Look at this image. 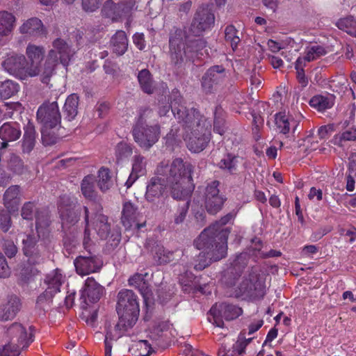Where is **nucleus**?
I'll list each match as a JSON object with an SVG mask.
<instances>
[{
    "label": "nucleus",
    "instance_id": "obj_1",
    "mask_svg": "<svg viewBox=\"0 0 356 356\" xmlns=\"http://www.w3.org/2000/svg\"><path fill=\"white\" fill-rule=\"evenodd\" d=\"M194 165L181 158H176L170 164L163 162L157 167L158 176L152 177L147 184L146 201L164 205V197L168 192L175 200L188 199L195 189L192 174Z\"/></svg>",
    "mask_w": 356,
    "mask_h": 356
},
{
    "label": "nucleus",
    "instance_id": "obj_2",
    "mask_svg": "<svg viewBox=\"0 0 356 356\" xmlns=\"http://www.w3.org/2000/svg\"><path fill=\"white\" fill-rule=\"evenodd\" d=\"M116 311L119 321L115 328L122 332L133 327L138 321L140 307L137 295L129 289H122L118 294Z\"/></svg>",
    "mask_w": 356,
    "mask_h": 356
},
{
    "label": "nucleus",
    "instance_id": "obj_3",
    "mask_svg": "<svg viewBox=\"0 0 356 356\" xmlns=\"http://www.w3.org/2000/svg\"><path fill=\"white\" fill-rule=\"evenodd\" d=\"M152 114L153 111L149 108H141L132 128L134 141L145 150H149L159 140L161 134V127L159 124H147V118Z\"/></svg>",
    "mask_w": 356,
    "mask_h": 356
},
{
    "label": "nucleus",
    "instance_id": "obj_4",
    "mask_svg": "<svg viewBox=\"0 0 356 356\" xmlns=\"http://www.w3.org/2000/svg\"><path fill=\"white\" fill-rule=\"evenodd\" d=\"M57 210L63 232L76 225L83 213L86 216V206H82L77 198L67 194L59 196L57 200Z\"/></svg>",
    "mask_w": 356,
    "mask_h": 356
},
{
    "label": "nucleus",
    "instance_id": "obj_5",
    "mask_svg": "<svg viewBox=\"0 0 356 356\" xmlns=\"http://www.w3.org/2000/svg\"><path fill=\"white\" fill-rule=\"evenodd\" d=\"M226 232L222 234L220 238L222 241L220 242L211 243L209 247L206 246L200 248L197 245L199 237L195 240L194 243L195 247L198 250H202L200 254L194 258V269L197 271L204 270L208 267L213 261H218L222 258H225L227 255V245H225V235Z\"/></svg>",
    "mask_w": 356,
    "mask_h": 356
},
{
    "label": "nucleus",
    "instance_id": "obj_6",
    "mask_svg": "<svg viewBox=\"0 0 356 356\" xmlns=\"http://www.w3.org/2000/svg\"><path fill=\"white\" fill-rule=\"evenodd\" d=\"M186 31L180 28L173 27L169 35L170 63L177 71L181 70L187 59L186 47L184 39Z\"/></svg>",
    "mask_w": 356,
    "mask_h": 356
},
{
    "label": "nucleus",
    "instance_id": "obj_7",
    "mask_svg": "<svg viewBox=\"0 0 356 356\" xmlns=\"http://www.w3.org/2000/svg\"><path fill=\"white\" fill-rule=\"evenodd\" d=\"M40 236L28 234L22 239V251L30 266H40L46 260L47 246L40 243Z\"/></svg>",
    "mask_w": 356,
    "mask_h": 356
},
{
    "label": "nucleus",
    "instance_id": "obj_8",
    "mask_svg": "<svg viewBox=\"0 0 356 356\" xmlns=\"http://www.w3.org/2000/svg\"><path fill=\"white\" fill-rule=\"evenodd\" d=\"M234 218V214L229 213L227 215L222 217L218 221H216L209 227L205 228L199 236V241L197 245L200 248L209 247L211 243L220 242L222 238L220 236H222V234L226 232L225 235V245H227L228 236L230 233V228L226 227V225L230 220Z\"/></svg>",
    "mask_w": 356,
    "mask_h": 356
},
{
    "label": "nucleus",
    "instance_id": "obj_9",
    "mask_svg": "<svg viewBox=\"0 0 356 356\" xmlns=\"http://www.w3.org/2000/svg\"><path fill=\"white\" fill-rule=\"evenodd\" d=\"M227 78V72L223 65H213L202 76V88L207 95L215 93L222 88Z\"/></svg>",
    "mask_w": 356,
    "mask_h": 356
},
{
    "label": "nucleus",
    "instance_id": "obj_10",
    "mask_svg": "<svg viewBox=\"0 0 356 356\" xmlns=\"http://www.w3.org/2000/svg\"><path fill=\"white\" fill-rule=\"evenodd\" d=\"M242 313V309L237 305L227 302L216 303L209 310L211 317H209V321L217 327H223L225 325L223 319L232 321L237 318Z\"/></svg>",
    "mask_w": 356,
    "mask_h": 356
},
{
    "label": "nucleus",
    "instance_id": "obj_11",
    "mask_svg": "<svg viewBox=\"0 0 356 356\" xmlns=\"http://www.w3.org/2000/svg\"><path fill=\"white\" fill-rule=\"evenodd\" d=\"M236 298L243 299H256L262 298L265 294V286L259 280L257 275L250 273L235 289Z\"/></svg>",
    "mask_w": 356,
    "mask_h": 356
},
{
    "label": "nucleus",
    "instance_id": "obj_12",
    "mask_svg": "<svg viewBox=\"0 0 356 356\" xmlns=\"http://www.w3.org/2000/svg\"><path fill=\"white\" fill-rule=\"evenodd\" d=\"M220 181L214 180L209 183L205 188L204 204L206 211L211 215H215L222 210L227 197L220 193Z\"/></svg>",
    "mask_w": 356,
    "mask_h": 356
},
{
    "label": "nucleus",
    "instance_id": "obj_13",
    "mask_svg": "<svg viewBox=\"0 0 356 356\" xmlns=\"http://www.w3.org/2000/svg\"><path fill=\"white\" fill-rule=\"evenodd\" d=\"M215 16L207 7H200L192 20L188 29V33L193 36H202L204 32L213 26Z\"/></svg>",
    "mask_w": 356,
    "mask_h": 356
},
{
    "label": "nucleus",
    "instance_id": "obj_14",
    "mask_svg": "<svg viewBox=\"0 0 356 356\" xmlns=\"http://www.w3.org/2000/svg\"><path fill=\"white\" fill-rule=\"evenodd\" d=\"M37 120L42 127L60 128L61 115L58 103L44 102L38 109Z\"/></svg>",
    "mask_w": 356,
    "mask_h": 356
},
{
    "label": "nucleus",
    "instance_id": "obj_15",
    "mask_svg": "<svg viewBox=\"0 0 356 356\" xmlns=\"http://www.w3.org/2000/svg\"><path fill=\"white\" fill-rule=\"evenodd\" d=\"M105 293V288L92 277H88L81 291V306L86 309L89 303L97 302Z\"/></svg>",
    "mask_w": 356,
    "mask_h": 356
},
{
    "label": "nucleus",
    "instance_id": "obj_16",
    "mask_svg": "<svg viewBox=\"0 0 356 356\" xmlns=\"http://www.w3.org/2000/svg\"><path fill=\"white\" fill-rule=\"evenodd\" d=\"M76 272L80 275H87L100 270L103 266L102 258L90 252L79 255L74 261Z\"/></svg>",
    "mask_w": 356,
    "mask_h": 356
},
{
    "label": "nucleus",
    "instance_id": "obj_17",
    "mask_svg": "<svg viewBox=\"0 0 356 356\" xmlns=\"http://www.w3.org/2000/svg\"><path fill=\"white\" fill-rule=\"evenodd\" d=\"M131 0L120 1L118 3L113 0H106L103 4L102 14L104 17L111 19L113 22L118 21L124 16H127L133 8Z\"/></svg>",
    "mask_w": 356,
    "mask_h": 356
},
{
    "label": "nucleus",
    "instance_id": "obj_18",
    "mask_svg": "<svg viewBox=\"0 0 356 356\" xmlns=\"http://www.w3.org/2000/svg\"><path fill=\"white\" fill-rule=\"evenodd\" d=\"M175 117L185 129L191 131L196 129H202L207 121L205 116L201 113L200 110L193 107L191 108L186 107L185 109L182 110V112H180V114H177Z\"/></svg>",
    "mask_w": 356,
    "mask_h": 356
},
{
    "label": "nucleus",
    "instance_id": "obj_19",
    "mask_svg": "<svg viewBox=\"0 0 356 356\" xmlns=\"http://www.w3.org/2000/svg\"><path fill=\"white\" fill-rule=\"evenodd\" d=\"M22 307V302L18 296L14 293L8 294L0 304V321H12Z\"/></svg>",
    "mask_w": 356,
    "mask_h": 356
},
{
    "label": "nucleus",
    "instance_id": "obj_20",
    "mask_svg": "<svg viewBox=\"0 0 356 356\" xmlns=\"http://www.w3.org/2000/svg\"><path fill=\"white\" fill-rule=\"evenodd\" d=\"M3 67L10 74L22 78L28 75V62L24 55L8 54L2 62Z\"/></svg>",
    "mask_w": 356,
    "mask_h": 356
},
{
    "label": "nucleus",
    "instance_id": "obj_21",
    "mask_svg": "<svg viewBox=\"0 0 356 356\" xmlns=\"http://www.w3.org/2000/svg\"><path fill=\"white\" fill-rule=\"evenodd\" d=\"M186 32V38L184 39L186 47L187 59L194 62L200 60L203 56L204 49L207 47V42L202 36H191Z\"/></svg>",
    "mask_w": 356,
    "mask_h": 356
},
{
    "label": "nucleus",
    "instance_id": "obj_22",
    "mask_svg": "<svg viewBox=\"0 0 356 356\" xmlns=\"http://www.w3.org/2000/svg\"><path fill=\"white\" fill-rule=\"evenodd\" d=\"M248 264L247 254L241 253L236 257L232 266L225 273L222 281L227 287L234 286Z\"/></svg>",
    "mask_w": 356,
    "mask_h": 356
},
{
    "label": "nucleus",
    "instance_id": "obj_23",
    "mask_svg": "<svg viewBox=\"0 0 356 356\" xmlns=\"http://www.w3.org/2000/svg\"><path fill=\"white\" fill-rule=\"evenodd\" d=\"M200 129L192 130L191 134L184 138L187 147L191 152L194 153L203 151L208 145L211 139V134L209 132H207L206 129L203 132V128Z\"/></svg>",
    "mask_w": 356,
    "mask_h": 356
},
{
    "label": "nucleus",
    "instance_id": "obj_24",
    "mask_svg": "<svg viewBox=\"0 0 356 356\" xmlns=\"http://www.w3.org/2000/svg\"><path fill=\"white\" fill-rule=\"evenodd\" d=\"M26 53L28 57V75L36 76L40 73V63L44 58V49L41 46L29 44Z\"/></svg>",
    "mask_w": 356,
    "mask_h": 356
},
{
    "label": "nucleus",
    "instance_id": "obj_25",
    "mask_svg": "<svg viewBox=\"0 0 356 356\" xmlns=\"http://www.w3.org/2000/svg\"><path fill=\"white\" fill-rule=\"evenodd\" d=\"M145 248L151 253L157 265H166L175 259V252L165 249L157 241L148 240Z\"/></svg>",
    "mask_w": 356,
    "mask_h": 356
},
{
    "label": "nucleus",
    "instance_id": "obj_26",
    "mask_svg": "<svg viewBox=\"0 0 356 356\" xmlns=\"http://www.w3.org/2000/svg\"><path fill=\"white\" fill-rule=\"evenodd\" d=\"M145 275L143 274L136 273L129 280V284L137 289L142 295L144 302L147 307H151L154 305V299L153 293L148 282L145 279Z\"/></svg>",
    "mask_w": 356,
    "mask_h": 356
},
{
    "label": "nucleus",
    "instance_id": "obj_27",
    "mask_svg": "<svg viewBox=\"0 0 356 356\" xmlns=\"http://www.w3.org/2000/svg\"><path fill=\"white\" fill-rule=\"evenodd\" d=\"M47 289L41 293L37 298L36 305L40 309L44 310V305L49 304L56 293L60 291L62 284L61 275H54L47 281Z\"/></svg>",
    "mask_w": 356,
    "mask_h": 356
},
{
    "label": "nucleus",
    "instance_id": "obj_28",
    "mask_svg": "<svg viewBox=\"0 0 356 356\" xmlns=\"http://www.w3.org/2000/svg\"><path fill=\"white\" fill-rule=\"evenodd\" d=\"M95 209L96 211L92 213L90 223L91 222L102 239H106L111 232V225L108 222V217L102 213L103 208L101 203H98Z\"/></svg>",
    "mask_w": 356,
    "mask_h": 356
},
{
    "label": "nucleus",
    "instance_id": "obj_29",
    "mask_svg": "<svg viewBox=\"0 0 356 356\" xmlns=\"http://www.w3.org/2000/svg\"><path fill=\"white\" fill-rule=\"evenodd\" d=\"M7 334L10 340H15L17 343L22 345V348H26L33 341V333L31 331L29 334L26 329L18 323H14L7 329Z\"/></svg>",
    "mask_w": 356,
    "mask_h": 356
},
{
    "label": "nucleus",
    "instance_id": "obj_30",
    "mask_svg": "<svg viewBox=\"0 0 356 356\" xmlns=\"http://www.w3.org/2000/svg\"><path fill=\"white\" fill-rule=\"evenodd\" d=\"M147 159L141 154H136L132 158L131 172L125 182V186L129 188L140 177L147 174Z\"/></svg>",
    "mask_w": 356,
    "mask_h": 356
},
{
    "label": "nucleus",
    "instance_id": "obj_31",
    "mask_svg": "<svg viewBox=\"0 0 356 356\" xmlns=\"http://www.w3.org/2000/svg\"><path fill=\"white\" fill-rule=\"evenodd\" d=\"M0 165L6 167L8 171L17 175H22L28 170L24 161L14 153H9L5 158H0Z\"/></svg>",
    "mask_w": 356,
    "mask_h": 356
},
{
    "label": "nucleus",
    "instance_id": "obj_32",
    "mask_svg": "<svg viewBox=\"0 0 356 356\" xmlns=\"http://www.w3.org/2000/svg\"><path fill=\"white\" fill-rule=\"evenodd\" d=\"M97 179L93 175H88L82 179L81 183V191L83 197L92 202L95 207L100 202V198L95 191Z\"/></svg>",
    "mask_w": 356,
    "mask_h": 356
},
{
    "label": "nucleus",
    "instance_id": "obj_33",
    "mask_svg": "<svg viewBox=\"0 0 356 356\" xmlns=\"http://www.w3.org/2000/svg\"><path fill=\"white\" fill-rule=\"evenodd\" d=\"M268 106L267 104L264 102H260L256 105V108L253 109L251 112L252 117V134L255 140H259L261 138V131L264 127V119L262 115L265 111L266 108Z\"/></svg>",
    "mask_w": 356,
    "mask_h": 356
},
{
    "label": "nucleus",
    "instance_id": "obj_34",
    "mask_svg": "<svg viewBox=\"0 0 356 356\" xmlns=\"http://www.w3.org/2000/svg\"><path fill=\"white\" fill-rule=\"evenodd\" d=\"M58 60V56L55 50L51 49L48 53L43 67H40L41 81L43 83H48L50 77L54 73Z\"/></svg>",
    "mask_w": 356,
    "mask_h": 356
},
{
    "label": "nucleus",
    "instance_id": "obj_35",
    "mask_svg": "<svg viewBox=\"0 0 356 356\" xmlns=\"http://www.w3.org/2000/svg\"><path fill=\"white\" fill-rule=\"evenodd\" d=\"M20 186L19 185H12L8 187L3 196V201L5 207L9 211L13 212L18 209L20 197Z\"/></svg>",
    "mask_w": 356,
    "mask_h": 356
},
{
    "label": "nucleus",
    "instance_id": "obj_36",
    "mask_svg": "<svg viewBox=\"0 0 356 356\" xmlns=\"http://www.w3.org/2000/svg\"><path fill=\"white\" fill-rule=\"evenodd\" d=\"M22 34L29 36H40L44 33V28L42 21L37 17H32L26 21L19 28Z\"/></svg>",
    "mask_w": 356,
    "mask_h": 356
},
{
    "label": "nucleus",
    "instance_id": "obj_37",
    "mask_svg": "<svg viewBox=\"0 0 356 356\" xmlns=\"http://www.w3.org/2000/svg\"><path fill=\"white\" fill-rule=\"evenodd\" d=\"M110 46L113 53L122 56L128 49V39L124 31H118L111 38Z\"/></svg>",
    "mask_w": 356,
    "mask_h": 356
},
{
    "label": "nucleus",
    "instance_id": "obj_38",
    "mask_svg": "<svg viewBox=\"0 0 356 356\" xmlns=\"http://www.w3.org/2000/svg\"><path fill=\"white\" fill-rule=\"evenodd\" d=\"M52 44L54 47L53 49L55 50L57 55L59 54L58 60L60 63L64 66H67L71 57L74 54L70 45L61 38H56L53 42Z\"/></svg>",
    "mask_w": 356,
    "mask_h": 356
},
{
    "label": "nucleus",
    "instance_id": "obj_39",
    "mask_svg": "<svg viewBox=\"0 0 356 356\" xmlns=\"http://www.w3.org/2000/svg\"><path fill=\"white\" fill-rule=\"evenodd\" d=\"M227 113L220 104L216 106L213 111V131L223 135L227 130Z\"/></svg>",
    "mask_w": 356,
    "mask_h": 356
},
{
    "label": "nucleus",
    "instance_id": "obj_40",
    "mask_svg": "<svg viewBox=\"0 0 356 356\" xmlns=\"http://www.w3.org/2000/svg\"><path fill=\"white\" fill-rule=\"evenodd\" d=\"M24 129V133L22 143V152L29 154L35 145L36 131L33 123L31 121L28 122Z\"/></svg>",
    "mask_w": 356,
    "mask_h": 356
},
{
    "label": "nucleus",
    "instance_id": "obj_41",
    "mask_svg": "<svg viewBox=\"0 0 356 356\" xmlns=\"http://www.w3.org/2000/svg\"><path fill=\"white\" fill-rule=\"evenodd\" d=\"M138 207L131 202H125L123 204L121 221L126 229L133 227L137 216Z\"/></svg>",
    "mask_w": 356,
    "mask_h": 356
},
{
    "label": "nucleus",
    "instance_id": "obj_42",
    "mask_svg": "<svg viewBox=\"0 0 356 356\" xmlns=\"http://www.w3.org/2000/svg\"><path fill=\"white\" fill-rule=\"evenodd\" d=\"M138 81L141 90L147 95H152L156 87L152 77V74L147 69H143L139 71L137 76Z\"/></svg>",
    "mask_w": 356,
    "mask_h": 356
},
{
    "label": "nucleus",
    "instance_id": "obj_43",
    "mask_svg": "<svg viewBox=\"0 0 356 356\" xmlns=\"http://www.w3.org/2000/svg\"><path fill=\"white\" fill-rule=\"evenodd\" d=\"M79 97L75 94L70 95L65 102L63 106L64 118L67 121L73 120L78 113V106Z\"/></svg>",
    "mask_w": 356,
    "mask_h": 356
},
{
    "label": "nucleus",
    "instance_id": "obj_44",
    "mask_svg": "<svg viewBox=\"0 0 356 356\" xmlns=\"http://www.w3.org/2000/svg\"><path fill=\"white\" fill-rule=\"evenodd\" d=\"M239 163V157L231 153L226 154L218 163L217 166L230 175H236Z\"/></svg>",
    "mask_w": 356,
    "mask_h": 356
},
{
    "label": "nucleus",
    "instance_id": "obj_45",
    "mask_svg": "<svg viewBox=\"0 0 356 356\" xmlns=\"http://www.w3.org/2000/svg\"><path fill=\"white\" fill-rule=\"evenodd\" d=\"M275 122L279 131L283 134H287L293 127V132L295 133L298 123L293 119L289 120L284 113H277L275 115Z\"/></svg>",
    "mask_w": 356,
    "mask_h": 356
},
{
    "label": "nucleus",
    "instance_id": "obj_46",
    "mask_svg": "<svg viewBox=\"0 0 356 356\" xmlns=\"http://www.w3.org/2000/svg\"><path fill=\"white\" fill-rule=\"evenodd\" d=\"M334 96L327 95L326 96L317 95L314 96L309 102L311 107L316 109L318 111H324L330 108L334 105Z\"/></svg>",
    "mask_w": 356,
    "mask_h": 356
},
{
    "label": "nucleus",
    "instance_id": "obj_47",
    "mask_svg": "<svg viewBox=\"0 0 356 356\" xmlns=\"http://www.w3.org/2000/svg\"><path fill=\"white\" fill-rule=\"evenodd\" d=\"M336 26L349 35L356 38V17L348 15L340 18L337 22Z\"/></svg>",
    "mask_w": 356,
    "mask_h": 356
},
{
    "label": "nucleus",
    "instance_id": "obj_48",
    "mask_svg": "<svg viewBox=\"0 0 356 356\" xmlns=\"http://www.w3.org/2000/svg\"><path fill=\"white\" fill-rule=\"evenodd\" d=\"M168 101L170 102L171 111L174 116L180 114V112H182V110L185 109L186 107L184 97L181 95L180 92L177 89L172 90Z\"/></svg>",
    "mask_w": 356,
    "mask_h": 356
},
{
    "label": "nucleus",
    "instance_id": "obj_49",
    "mask_svg": "<svg viewBox=\"0 0 356 356\" xmlns=\"http://www.w3.org/2000/svg\"><path fill=\"white\" fill-rule=\"evenodd\" d=\"M59 129L58 127L41 128L42 141L44 145H54L62 138L58 132Z\"/></svg>",
    "mask_w": 356,
    "mask_h": 356
},
{
    "label": "nucleus",
    "instance_id": "obj_50",
    "mask_svg": "<svg viewBox=\"0 0 356 356\" xmlns=\"http://www.w3.org/2000/svg\"><path fill=\"white\" fill-rule=\"evenodd\" d=\"M15 16L7 11L0 12V35H8L14 27Z\"/></svg>",
    "mask_w": 356,
    "mask_h": 356
},
{
    "label": "nucleus",
    "instance_id": "obj_51",
    "mask_svg": "<svg viewBox=\"0 0 356 356\" xmlns=\"http://www.w3.org/2000/svg\"><path fill=\"white\" fill-rule=\"evenodd\" d=\"M35 218L37 235L40 236L50 225L49 216L45 209H38L35 211Z\"/></svg>",
    "mask_w": 356,
    "mask_h": 356
},
{
    "label": "nucleus",
    "instance_id": "obj_52",
    "mask_svg": "<svg viewBox=\"0 0 356 356\" xmlns=\"http://www.w3.org/2000/svg\"><path fill=\"white\" fill-rule=\"evenodd\" d=\"M132 153L133 145L125 141H120L115 147L116 163H119L120 161L127 159Z\"/></svg>",
    "mask_w": 356,
    "mask_h": 356
},
{
    "label": "nucleus",
    "instance_id": "obj_53",
    "mask_svg": "<svg viewBox=\"0 0 356 356\" xmlns=\"http://www.w3.org/2000/svg\"><path fill=\"white\" fill-rule=\"evenodd\" d=\"M97 186L103 193L107 191L113 185L110 170L108 168L102 167L98 170Z\"/></svg>",
    "mask_w": 356,
    "mask_h": 356
},
{
    "label": "nucleus",
    "instance_id": "obj_54",
    "mask_svg": "<svg viewBox=\"0 0 356 356\" xmlns=\"http://www.w3.org/2000/svg\"><path fill=\"white\" fill-rule=\"evenodd\" d=\"M247 329H243L238 334V340L234 343V351L239 356H244L247 346L252 342L253 338H246Z\"/></svg>",
    "mask_w": 356,
    "mask_h": 356
},
{
    "label": "nucleus",
    "instance_id": "obj_55",
    "mask_svg": "<svg viewBox=\"0 0 356 356\" xmlns=\"http://www.w3.org/2000/svg\"><path fill=\"white\" fill-rule=\"evenodd\" d=\"M19 88L18 83L11 80L1 82L0 84V96L1 98L8 99L17 93Z\"/></svg>",
    "mask_w": 356,
    "mask_h": 356
},
{
    "label": "nucleus",
    "instance_id": "obj_56",
    "mask_svg": "<svg viewBox=\"0 0 356 356\" xmlns=\"http://www.w3.org/2000/svg\"><path fill=\"white\" fill-rule=\"evenodd\" d=\"M239 31L232 24L227 25L225 29V41L230 44L233 50L238 47V44L241 42V38L238 36Z\"/></svg>",
    "mask_w": 356,
    "mask_h": 356
},
{
    "label": "nucleus",
    "instance_id": "obj_57",
    "mask_svg": "<svg viewBox=\"0 0 356 356\" xmlns=\"http://www.w3.org/2000/svg\"><path fill=\"white\" fill-rule=\"evenodd\" d=\"M356 140V129H350L343 131L341 134L336 135L332 139V143L339 147L345 146L346 141Z\"/></svg>",
    "mask_w": 356,
    "mask_h": 356
},
{
    "label": "nucleus",
    "instance_id": "obj_58",
    "mask_svg": "<svg viewBox=\"0 0 356 356\" xmlns=\"http://www.w3.org/2000/svg\"><path fill=\"white\" fill-rule=\"evenodd\" d=\"M152 344L147 340H140L132 346L134 356H149L153 351Z\"/></svg>",
    "mask_w": 356,
    "mask_h": 356
},
{
    "label": "nucleus",
    "instance_id": "obj_59",
    "mask_svg": "<svg viewBox=\"0 0 356 356\" xmlns=\"http://www.w3.org/2000/svg\"><path fill=\"white\" fill-rule=\"evenodd\" d=\"M22 345L17 343L15 340H10L7 344L0 348L1 356H19Z\"/></svg>",
    "mask_w": 356,
    "mask_h": 356
},
{
    "label": "nucleus",
    "instance_id": "obj_60",
    "mask_svg": "<svg viewBox=\"0 0 356 356\" xmlns=\"http://www.w3.org/2000/svg\"><path fill=\"white\" fill-rule=\"evenodd\" d=\"M8 209H0V230L7 233L13 225L10 212Z\"/></svg>",
    "mask_w": 356,
    "mask_h": 356
},
{
    "label": "nucleus",
    "instance_id": "obj_61",
    "mask_svg": "<svg viewBox=\"0 0 356 356\" xmlns=\"http://www.w3.org/2000/svg\"><path fill=\"white\" fill-rule=\"evenodd\" d=\"M2 250L8 259L14 258L18 253V248L11 239H3Z\"/></svg>",
    "mask_w": 356,
    "mask_h": 356
},
{
    "label": "nucleus",
    "instance_id": "obj_62",
    "mask_svg": "<svg viewBox=\"0 0 356 356\" xmlns=\"http://www.w3.org/2000/svg\"><path fill=\"white\" fill-rule=\"evenodd\" d=\"M190 207V200H187L181 205H179L177 212L174 216V222L176 225H179L184 222Z\"/></svg>",
    "mask_w": 356,
    "mask_h": 356
},
{
    "label": "nucleus",
    "instance_id": "obj_63",
    "mask_svg": "<svg viewBox=\"0 0 356 356\" xmlns=\"http://www.w3.org/2000/svg\"><path fill=\"white\" fill-rule=\"evenodd\" d=\"M163 329L161 325L154 327L149 334V337L152 341L154 345L157 346H162L165 342V337L163 334Z\"/></svg>",
    "mask_w": 356,
    "mask_h": 356
},
{
    "label": "nucleus",
    "instance_id": "obj_64",
    "mask_svg": "<svg viewBox=\"0 0 356 356\" xmlns=\"http://www.w3.org/2000/svg\"><path fill=\"white\" fill-rule=\"evenodd\" d=\"M121 241V232L118 229H113L106 243V248L108 251L114 250Z\"/></svg>",
    "mask_w": 356,
    "mask_h": 356
}]
</instances>
